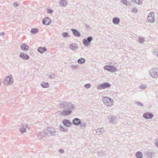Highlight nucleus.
I'll return each mask as SVG.
<instances>
[{
  "instance_id": "1",
  "label": "nucleus",
  "mask_w": 158,
  "mask_h": 158,
  "mask_svg": "<svg viewBox=\"0 0 158 158\" xmlns=\"http://www.w3.org/2000/svg\"><path fill=\"white\" fill-rule=\"evenodd\" d=\"M44 132L46 135L54 136L56 134V130L52 127H49L44 130Z\"/></svg>"
},
{
  "instance_id": "2",
  "label": "nucleus",
  "mask_w": 158,
  "mask_h": 158,
  "mask_svg": "<svg viewBox=\"0 0 158 158\" xmlns=\"http://www.w3.org/2000/svg\"><path fill=\"white\" fill-rule=\"evenodd\" d=\"M104 104L107 106H111L114 104V100L111 98L104 97L102 98Z\"/></svg>"
},
{
  "instance_id": "3",
  "label": "nucleus",
  "mask_w": 158,
  "mask_h": 158,
  "mask_svg": "<svg viewBox=\"0 0 158 158\" xmlns=\"http://www.w3.org/2000/svg\"><path fill=\"white\" fill-rule=\"evenodd\" d=\"M61 106L62 108L65 110L71 108L72 110H74L75 108V106L74 104L66 102L61 103Z\"/></svg>"
},
{
  "instance_id": "4",
  "label": "nucleus",
  "mask_w": 158,
  "mask_h": 158,
  "mask_svg": "<svg viewBox=\"0 0 158 158\" xmlns=\"http://www.w3.org/2000/svg\"><path fill=\"white\" fill-rule=\"evenodd\" d=\"M13 79L12 75L6 77L4 80L3 83L5 85H11L13 83Z\"/></svg>"
},
{
  "instance_id": "5",
  "label": "nucleus",
  "mask_w": 158,
  "mask_h": 158,
  "mask_svg": "<svg viewBox=\"0 0 158 158\" xmlns=\"http://www.w3.org/2000/svg\"><path fill=\"white\" fill-rule=\"evenodd\" d=\"M93 40V37L91 36L88 37L86 39H84L82 41L83 45L86 47H89L90 45V43Z\"/></svg>"
},
{
  "instance_id": "6",
  "label": "nucleus",
  "mask_w": 158,
  "mask_h": 158,
  "mask_svg": "<svg viewBox=\"0 0 158 158\" xmlns=\"http://www.w3.org/2000/svg\"><path fill=\"white\" fill-rule=\"evenodd\" d=\"M104 69L105 70L111 72H116L117 71L116 68L113 65H105L104 66Z\"/></svg>"
},
{
  "instance_id": "7",
  "label": "nucleus",
  "mask_w": 158,
  "mask_h": 158,
  "mask_svg": "<svg viewBox=\"0 0 158 158\" xmlns=\"http://www.w3.org/2000/svg\"><path fill=\"white\" fill-rule=\"evenodd\" d=\"M149 74L153 78L157 77L158 76V69L157 68L152 69L150 71Z\"/></svg>"
},
{
  "instance_id": "8",
  "label": "nucleus",
  "mask_w": 158,
  "mask_h": 158,
  "mask_svg": "<svg viewBox=\"0 0 158 158\" xmlns=\"http://www.w3.org/2000/svg\"><path fill=\"white\" fill-rule=\"evenodd\" d=\"M111 86L110 84L108 82H105L98 86L97 89H105L109 88Z\"/></svg>"
},
{
  "instance_id": "9",
  "label": "nucleus",
  "mask_w": 158,
  "mask_h": 158,
  "mask_svg": "<svg viewBox=\"0 0 158 158\" xmlns=\"http://www.w3.org/2000/svg\"><path fill=\"white\" fill-rule=\"evenodd\" d=\"M73 110L70 108L63 110L61 112V114L62 115L68 116L70 115L72 112Z\"/></svg>"
},
{
  "instance_id": "10",
  "label": "nucleus",
  "mask_w": 158,
  "mask_h": 158,
  "mask_svg": "<svg viewBox=\"0 0 158 158\" xmlns=\"http://www.w3.org/2000/svg\"><path fill=\"white\" fill-rule=\"evenodd\" d=\"M147 19L148 21L151 23H152L154 21V14L153 12H151L148 15Z\"/></svg>"
},
{
  "instance_id": "11",
  "label": "nucleus",
  "mask_w": 158,
  "mask_h": 158,
  "mask_svg": "<svg viewBox=\"0 0 158 158\" xmlns=\"http://www.w3.org/2000/svg\"><path fill=\"white\" fill-rule=\"evenodd\" d=\"M143 117L146 119H150L152 118L153 117V114L150 112H146L143 115Z\"/></svg>"
},
{
  "instance_id": "12",
  "label": "nucleus",
  "mask_w": 158,
  "mask_h": 158,
  "mask_svg": "<svg viewBox=\"0 0 158 158\" xmlns=\"http://www.w3.org/2000/svg\"><path fill=\"white\" fill-rule=\"evenodd\" d=\"M51 23V19L48 17H46L42 20V23L44 25H49Z\"/></svg>"
},
{
  "instance_id": "13",
  "label": "nucleus",
  "mask_w": 158,
  "mask_h": 158,
  "mask_svg": "<svg viewBox=\"0 0 158 158\" xmlns=\"http://www.w3.org/2000/svg\"><path fill=\"white\" fill-rule=\"evenodd\" d=\"M63 125L66 127H70L72 125V123L69 120L64 119L62 121Z\"/></svg>"
},
{
  "instance_id": "14",
  "label": "nucleus",
  "mask_w": 158,
  "mask_h": 158,
  "mask_svg": "<svg viewBox=\"0 0 158 158\" xmlns=\"http://www.w3.org/2000/svg\"><path fill=\"white\" fill-rule=\"evenodd\" d=\"M19 56L21 58L25 60H28L30 58L29 55L23 52L20 53L19 54Z\"/></svg>"
},
{
  "instance_id": "15",
  "label": "nucleus",
  "mask_w": 158,
  "mask_h": 158,
  "mask_svg": "<svg viewBox=\"0 0 158 158\" xmlns=\"http://www.w3.org/2000/svg\"><path fill=\"white\" fill-rule=\"evenodd\" d=\"M71 31L73 33V35L75 37H80L81 36V34L80 32L77 30L72 28Z\"/></svg>"
},
{
  "instance_id": "16",
  "label": "nucleus",
  "mask_w": 158,
  "mask_h": 158,
  "mask_svg": "<svg viewBox=\"0 0 158 158\" xmlns=\"http://www.w3.org/2000/svg\"><path fill=\"white\" fill-rule=\"evenodd\" d=\"M81 123V121L78 118H74L73 120V123L75 126H78Z\"/></svg>"
},
{
  "instance_id": "17",
  "label": "nucleus",
  "mask_w": 158,
  "mask_h": 158,
  "mask_svg": "<svg viewBox=\"0 0 158 158\" xmlns=\"http://www.w3.org/2000/svg\"><path fill=\"white\" fill-rule=\"evenodd\" d=\"M27 125H28L26 124V126L25 125H23L22 124L20 126L19 131L21 133H23L26 132V128L28 127Z\"/></svg>"
},
{
  "instance_id": "18",
  "label": "nucleus",
  "mask_w": 158,
  "mask_h": 158,
  "mask_svg": "<svg viewBox=\"0 0 158 158\" xmlns=\"http://www.w3.org/2000/svg\"><path fill=\"white\" fill-rule=\"evenodd\" d=\"M47 51V49L45 47H39L37 48V51L41 53H42Z\"/></svg>"
},
{
  "instance_id": "19",
  "label": "nucleus",
  "mask_w": 158,
  "mask_h": 158,
  "mask_svg": "<svg viewBox=\"0 0 158 158\" xmlns=\"http://www.w3.org/2000/svg\"><path fill=\"white\" fill-rule=\"evenodd\" d=\"M69 48L70 49L73 50H75L77 49L78 47L77 44H76L75 43H73L69 45Z\"/></svg>"
},
{
  "instance_id": "20",
  "label": "nucleus",
  "mask_w": 158,
  "mask_h": 158,
  "mask_svg": "<svg viewBox=\"0 0 158 158\" xmlns=\"http://www.w3.org/2000/svg\"><path fill=\"white\" fill-rule=\"evenodd\" d=\"M20 48L23 50L28 51L29 49V47L25 44H23L20 45Z\"/></svg>"
},
{
  "instance_id": "21",
  "label": "nucleus",
  "mask_w": 158,
  "mask_h": 158,
  "mask_svg": "<svg viewBox=\"0 0 158 158\" xmlns=\"http://www.w3.org/2000/svg\"><path fill=\"white\" fill-rule=\"evenodd\" d=\"M120 21L119 18L118 17H114L113 19L112 22L115 24H118Z\"/></svg>"
},
{
  "instance_id": "22",
  "label": "nucleus",
  "mask_w": 158,
  "mask_h": 158,
  "mask_svg": "<svg viewBox=\"0 0 158 158\" xmlns=\"http://www.w3.org/2000/svg\"><path fill=\"white\" fill-rule=\"evenodd\" d=\"M60 6L64 7L67 4V2L65 0H61L59 2Z\"/></svg>"
},
{
  "instance_id": "23",
  "label": "nucleus",
  "mask_w": 158,
  "mask_h": 158,
  "mask_svg": "<svg viewBox=\"0 0 158 158\" xmlns=\"http://www.w3.org/2000/svg\"><path fill=\"white\" fill-rule=\"evenodd\" d=\"M108 118L109 119V122L110 123H114L117 122V119L114 116H112L111 118Z\"/></svg>"
},
{
  "instance_id": "24",
  "label": "nucleus",
  "mask_w": 158,
  "mask_h": 158,
  "mask_svg": "<svg viewBox=\"0 0 158 158\" xmlns=\"http://www.w3.org/2000/svg\"><path fill=\"white\" fill-rule=\"evenodd\" d=\"M103 129L102 128H99L96 131V133L98 135H100L104 133Z\"/></svg>"
},
{
  "instance_id": "25",
  "label": "nucleus",
  "mask_w": 158,
  "mask_h": 158,
  "mask_svg": "<svg viewBox=\"0 0 158 158\" xmlns=\"http://www.w3.org/2000/svg\"><path fill=\"white\" fill-rule=\"evenodd\" d=\"M77 62L79 64H82L85 63V60L84 58H81L78 60Z\"/></svg>"
},
{
  "instance_id": "26",
  "label": "nucleus",
  "mask_w": 158,
  "mask_h": 158,
  "mask_svg": "<svg viewBox=\"0 0 158 158\" xmlns=\"http://www.w3.org/2000/svg\"><path fill=\"white\" fill-rule=\"evenodd\" d=\"M38 29L36 28H32L31 31V33L33 34H35L37 33L38 32Z\"/></svg>"
},
{
  "instance_id": "27",
  "label": "nucleus",
  "mask_w": 158,
  "mask_h": 158,
  "mask_svg": "<svg viewBox=\"0 0 158 158\" xmlns=\"http://www.w3.org/2000/svg\"><path fill=\"white\" fill-rule=\"evenodd\" d=\"M136 156L137 158H142L143 154L140 152H137L136 153Z\"/></svg>"
},
{
  "instance_id": "28",
  "label": "nucleus",
  "mask_w": 158,
  "mask_h": 158,
  "mask_svg": "<svg viewBox=\"0 0 158 158\" xmlns=\"http://www.w3.org/2000/svg\"><path fill=\"white\" fill-rule=\"evenodd\" d=\"M41 86L43 88H48L49 86V84L48 83L43 82L41 84Z\"/></svg>"
},
{
  "instance_id": "29",
  "label": "nucleus",
  "mask_w": 158,
  "mask_h": 158,
  "mask_svg": "<svg viewBox=\"0 0 158 158\" xmlns=\"http://www.w3.org/2000/svg\"><path fill=\"white\" fill-rule=\"evenodd\" d=\"M132 2L135 3L136 4L140 5L142 3V0H131Z\"/></svg>"
},
{
  "instance_id": "30",
  "label": "nucleus",
  "mask_w": 158,
  "mask_h": 158,
  "mask_svg": "<svg viewBox=\"0 0 158 158\" xmlns=\"http://www.w3.org/2000/svg\"><path fill=\"white\" fill-rule=\"evenodd\" d=\"M80 125V127L81 128H83V127L85 128L86 127L87 123L84 122H81V123Z\"/></svg>"
},
{
  "instance_id": "31",
  "label": "nucleus",
  "mask_w": 158,
  "mask_h": 158,
  "mask_svg": "<svg viewBox=\"0 0 158 158\" xmlns=\"http://www.w3.org/2000/svg\"><path fill=\"white\" fill-rule=\"evenodd\" d=\"M59 129H60V130L61 131H63L64 132H67L68 131V130L67 129V128L65 129L64 127L61 125L60 126Z\"/></svg>"
},
{
  "instance_id": "32",
  "label": "nucleus",
  "mask_w": 158,
  "mask_h": 158,
  "mask_svg": "<svg viewBox=\"0 0 158 158\" xmlns=\"http://www.w3.org/2000/svg\"><path fill=\"white\" fill-rule=\"evenodd\" d=\"M62 35L64 38L69 37V34L67 32H63L62 33Z\"/></svg>"
},
{
  "instance_id": "33",
  "label": "nucleus",
  "mask_w": 158,
  "mask_h": 158,
  "mask_svg": "<svg viewBox=\"0 0 158 158\" xmlns=\"http://www.w3.org/2000/svg\"><path fill=\"white\" fill-rule=\"evenodd\" d=\"M139 39V41L138 42L140 44H143L144 42V40L143 38L140 37Z\"/></svg>"
},
{
  "instance_id": "34",
  "label": "nucleus",
  "mask_w": 158,
  "mask_h": 158,
  "mask_svg": "<svg viewBox=\"0 0 158 158\" xmlns=\"http://www.w3.org/2000/svg\"><path fill=\"white\" fill-rule=\"evenodd\" d=\"M135 104L140 107H143V104L139 102H135Z\"/></svg>"
},
{
  "instance_id": "35",
  "label": "nucleus",
  "mask_w": 158,
  "mask_h": 158,
  "mask_svg": "<svg viewBox=\"0 0 158 158\" xmlns=\"http://www.w3.org/2000/svg\"><path fill=\"white\" fill-rule=\"evenodd\" d=\"M47 13L48 14H52L53 12V11L51 9H48V8L47 9Z\"/></svg>"
},
{
  "instance_id": "36",
  "label": "nucleus",
  "mask_w": 158,
  "mask_h": 158,
  "mask_svg": "<svg viewBox=\"0 0 158 158\" xmlns=\"http://www.w3.org/2000/svg\"><path fill=\"white\" fill-rule=\"evenodd\" d=\"M147 88L146 85L143 84L139 86V88L141 89H144Z\"/></svg>"
},
{
  "instance_id": "37",
  "label": "nucleus",
  "mask_w": 158,
  "mask_h": 158,
  "mask_svg": "<svg viewBox=\"0 0 158 158\" xmlns=\"http://www.w3.org/2000/svg\"><path fill=\"white\" fill-rule=\"evenodd\" d=\"M70 67L72 69H75L78 67V66L77 65H70Z\"/></svg>"
},
{
  "instance_id": "38",
  "label": "nucleus",
  "mask_w": 158,
  "mask_h": 158,
  "mask_svg": "<svg viewBox=\"0 0 158 158\" xmlns=\"http://www.w3.org/2000/svg\"><path fill=\"white\" fill-rule=\"evenodd\" d=\"M138 11V9L135 7H134L133 9H132V11L133 13H136Z\"/></svg>"
},
{
  "instance_id": "39",
  "label": "nucleus",
  "mask_w": 158,
  "mask_h": 158,
  "mask_svg": "<svg viewBox=\"0 0 158 158\" xmlns=\"http://www.w3.org/2000/svg\"><path fill=\"white\" fill-rule=\"evenodd\" d=\"M121 2L123 4L127 5V0H121Z\"/></svg>"
},
{
  "instance_id": "40",
  "label": "nucleus",
  "mask_w": 158,
  "mask_h": 158,
  "mask_svg": "<svg viewBox=\"0 0 158 158\" xmlns=\"http://www.w3.org/2000/svg\"><path fill=\"white\" fill-rule=\"evenodd\" d=\"M49 77L50 79L54 78L55 77V75L52 73H51L49 76Z\"/></svg>"
},
{
  "instance_id": "41",
  "label": "nucleus",
  "mask_w": 158,
  "mask_h": 158,
  "mask_svg": "<svg viewBox=\"0 0 158 158\" xmlns=\"http://www.w3.org/2000/svg\"><path fill=\"white\" fill-rule=\"evenodd\" d=\"M91 85L90 84H86L84 86L86 88L88 89L91 87Z\"/></svg>"
},
{
  "instance_id": "42",
  "label": "nucleus",
  "mask_w": 158,
  "mask_h": 158,
  "mask_svg": "<svg viewBox=\"0 0 158 158\" xmlns=\"http://www.w3.org/2000/svg\"><path fill=\"white\" fill-rule=\"evenodd\" d=\"M13 6L15 7H17L19 6V3L17 2H14L13 3Z\"/></svg>"
},
{
  "instance_id": "43",
  "label": "nucleus",
  "mask_w": 158,
  "mask_h": 158,
  "mask_svg": "<svg viewBox=\"0 0 158 158\" xmlns=\"http://www.w3.org/2000/svg\"><path fill=\"white\" fill-rule=\"evenodd\" d=\"M103 152L101 151H98V155L99 156H102L103 154Z\"/></svg>"
},
{
  "instance_id": "44",
  "label": "nucleus",
  "mask_w": 158,
  "mask_h": 158,
  "mask_svg": "<svg viewBox=\"0 0 158 158\" xmlns=\"http://www.w3.org/2000/svg\"><path fill=\"white\" fill-rule=\"evenodd\" d=\"M65 45V44L64 43H62L60 45V48H63Z\"/></svg>"
},
{
  "instance_id": "45",
  "label": "nucleus",
  "mask_w": 158,
  "mask_h": 158,
  "mask_svg": "<svg viewBox=\"0 0 158 158\" xmlns=\"http://www.w3.org/2000/svg\"><path fill=\"white\" fill-rule=\"evenodd\" d=\"M59 152L60 153H63L64 152V151L62 149H59Z\"/></svg>"
},
{
  "instance_id": "46",
  "label": "nucleus",
  "mask_w": 158,
  "mask_h": 158,
  "mask_svg": "<svg viewBox=\"0 0 158 158\" xmlns=\"http://www.w3.org/2000/svg\"><path fill=\"white\" fill-rule=\"evenodd\" d=\"M155 144L156 147L158 148V140L156 141Z\"/></svg>"
},
{
  "instance_id": "47",
  "label": "nucleus",
  "mask_w": 158,
  "mask_h": 158,
  "mask_svg": "<svg viewBox=\"0 0 158 158\" xmlns=\"http://www.w3.org/2000/svg\"><path fill=\"white\" fill-rule=\"evenodd\" d=\"M156 50H154V51L153 52V54L154 55H156L157 56V52H156Z\"/></svg>"
},
{
  "instance_id": "48",
  "label": "nucleus",
  "mask_w": 158,
  "mask_h": 158,
  "mask_svg": "<svg viewBox=\"0 0 158 158\" xmlns=\"http://www.w3.org/2000/svg\"><path fill=\"white\" fill-rule=\"evenodd\" d=\"M4 35V32H1L0 33V35L1 36H3Z\"/></svg>"
},
{
  "instance_id": "49",
  "label": "nucleus",
  "mask_w": 158,
  "mask_h": 158,
  "mask_svg": "<svg viewBox=\"0 0 158 158\" xmlns=\"http://www.w3.org/2000/svg\"><path fill=\"white\" fill-rule=\"evenodd\" d=\"M157 56L158 57V53L157 54Z\"/></svg>"
}]
</instances>
